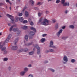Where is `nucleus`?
I'll return each mask as SVG.
<instances>
[{
  "instance_id": "obj_1",
  "label": "nucleus",
  "mask_w": 77,
  "mask_h": 77,
  "mask_svg": "<svg viewBox=\"0 0 77 77\" xmlns=\"http://www.w3.org/2000/svg\"><path fill=\"white\" fill-rule=\"evenodd\" d=\"M48 23H49V21L46 19H44L43 22H42L41 23V24H42V25H44L45 26L48 25Z\"/></svg>"
},
{
  "instance_id": "obj_2",
  "label": "nucleus",
  "mask_w": 77,
  "mask_h": 77,
  "mask_svg": "<svg viewBox=\"0 0 77 77\" xmlns=\"http://www.w3.org/2000/svg\"><path fill=\"white\" fill-rule=\"evenodd\" d=\"M35 35V32L33 31H31L29 34V39H32L33 38V35Z\"/></svg>"
},
{
  "instance_id": "obj_3",
  "label": "nucleus",
  "mask_w": 77,
  "mask_h": 77,
  "mask_svg": "<svg viewBox=\"0 0 77 77\" xmlns=\"http://www.w3.org/2000/svg\"><path fill=\"white\" fill-rule=\"evenodd\" d=\"M33 47L36 48L37 50V53L38 54H39L40 53V48L39 47V46L38 45H33Z\"/></svg>"
},
{
  "instance_id": "obj_4",
  "label": "nucleus",
  "mask_w": 77,
  "mask_h": 77,
  "mask_svg": "<svg viewBox=\"0 0 77 77\" xmlns=\"http://www.w3.org/2000/svg\"><path fill=\"white\" fill-rule=\"evenodd\" d=\"M7 17H9L11 20L13 21V22H14V16H12L10 14H7L6 15Z\"/></svg>"
},
{
  "instance_id": "obj_5",
  "label": "nucleus",
  "mask_w": 77,
  "mask_h": 77,
  "mask_svg": "<svg viewBox=\"0 0 77 77\" xmlns=\"http://www.w3.org/2000/svg\"><path fill=\"white\" fill-rule=\"evenodd\" d=\"M65 0H61V3L62 5H63V6H67V3H65Z\"/></svg>"
},
{
  "instance_id": "obj_6",
  "label": "nucleus",
  "mask_w": 77,
  "mask_h": 77,
  "mask_svg": "<svg viewBox=\"0 0 77 77\" xmlns=\"http://www.w3.org/2000/svg\"><path fill=\"white\" fill-rule=\"evenodd\" d=\"M18 29V28H14L13 29V31H14V32H16V31H17V30H18L17 32V33L18 35H19L21 31H20V30H19Z\"/></svg>"
},
{
  "instance_id": "obj_7",
  "label": "nucleus",
  "mask_w": 77,
  "mask_h": 77,
  "mask_svg": "<svg viewBox=\"0 0 77 77\" xmlns=\"http://www.w3.org/2000/svg\"><path fill=\"white\" fill-rule=\"evenodd\" d=\"M11 36H12V35L11 34H9L8 35V37L6 39V40L5 41L6 42H7L8 43V42H9V39H11Z\"/></svg>"
},
{
  "instance_id": "obj_8",
  "label": "nucleus",
  "mask_w": 77,
  "mask_h": 77,
  "mask_svg": "<svg viewBox=\"0 0 77 77\" xmlns=\"http://www.w3.org/2000/svg\"><path fill=\"white\" fill-rule=\"evenodd\" d=\"M53 45V41L50 42V47H52L53 48H55V46Z\"/></svg>"
},
{
  "instance_id": "obj_9",
  "label": "nucleus",
  "mask_w": 77,
  "mask_h": 77,
  "mask_svg": "<svg viewBox=\"0 0 77 77\" xmlns=\"http://www.w3.org/2000/svg\"><path fill=\"white\" fill-rule=\"evenodd\" d=\"M62 31H63V30L62 29H61L58 32H57V35L59 37V36H60V34L62 32Z\"/></svg>"
},
{
  "instance_id": "obj_10",
  "label": "nucleus",
  "mask_w": 77,
  "mask_h": 77,
  "mask_svg": "<svg viewBox=\"0 0 77 77\" xmlns=\"http://www.w3.org/2000/svg\"><path fill=\"white\" fill-rule=\"evenodd\" d=\"M28 51V49L27 48H25L24 50L23 49H20L19 50V52H22V51H24L25 52H26L27 51Z\"/></svg>"
},
{
  "instance_id": "obj_11",
  "label": "nucleus",
  "mask_w": 77,
  "mask_h": 77,
  "mask_svg": "<svg viewBox=\"0 0 77 77\" xmlns=\"http://www.w3.org/2000/svg\"><path fill=\"white\" fill-rule=\"evenodd\" d=\"M18 48V47L17 46H13L12 47L11 49L13 50H17Z\"/></svg>"
},
{
  "instance_id": "obj_12",
  "label": "nucleus",
  "mask_w": 77,
  "mask_h": 77,
  "mask_svg": "<svg viewBox=\"0 0 77 77\" xmlns=\"http://www.w3.org/2000/svg\"><path fill=\"white\" fill-rule=\"evenodd\" d=\"M63 60L65 62H68V58H67V57L65 55L64 56L63 58Z\"/></svg>"
},
{
  "instance_id": "obj_13",
  "label": "nucleus",
  "mask_w": 77,
  "mask_h": 77,
  "mask_svg": "<svg viewBox=\"0 0 77 77\" xmlns=\"http://www.w3.org/2000/svg\"><path fill=\"white\" fill-rule=\"evenodd\" d=\"M18 38H17L15 39V40H14V42L15 43L14 44L15 45H17V42H18Z\"/></svg>"
},
{
  "instance_id": "obj_14",
  "label": "nucleus",
  "mask_w": 77,
  "mask_h": 77,
  "mask_svg": "<svg viewBox=\"0 0 77 77\" xmlns=\"http://www.w3.org/2000/svg\"><path fill=\"white\" fill-rule=\"evenodd\" d=\"M31 30H32L34 32H36V29L33 26H31L30 28Z\"/></svg>"
},
{
  "instance_id": "obj_15",
  "label": "nucleus",
  "mask_w": 77,
  "mask_h": 77,
  "mask_svg": "<svg viewBox=\"0 0 77 77\" xmlns=\"http://www.w3.org/2000/svg\"><path fill=\"white\" fill-rule=\"evenodd\" d=\"M19 20L21 22H23V20H24V18H23V17L19 18Z\"/></svg>"
},
{
  "instance_id": "obj_16",
  "label": "nucleus",
  "mask_w": 77,
  "mask_h": 77,
  "mask_svg": "<svg viewBox=\"0 0 77 77\" xmlns=\"http://www.w3.org/2000/svg\"><path fill=\"white\" fill-rule=\"evenodd\" d=\"M25 14L26 17H27L29 16V13H28V12L27 11L25 12Z\"/></svg>"
},
{
  "instance_id": "obj_17",
  "label": "nucleus",
  "mask_w": 77,
  "mask_h": 77,
  "mask_svg": "<svg viewBox=\"0 0 77 77\" xmlns=\"http://www.w3.org/2000/svg\"><path fill=\"white\" fill-rule=\"evenodd\" d=\"M45 41V39L42 38L41 40V42L42 43H43V42H44Z\"/></svg>"
},
{
  "instance_id": "obj_18",
  "label": "nucleus",
  "mask_w": 77,
  "mask_h": 77,
  "mask_svg": "<svg viewBox=\"0 0 77 77\" xmlns=\"http://www.w3.org/2000/svg\"><path fill=\"white\" fill-rule=\"evenodd\" d=\"M22 29H23V30H26V29H27V26H24L23 27H22Z\"/></svg>"
},
{
  "instance_id": "obj_19",
  "label": "nucleus",
  "mask_w": 77,
  "mask_h": 77,
  "mask_svg": "<svg viewBox=\"0 0 77 77\" xmlns=\"http://www.w3.org/2000/svg\"><path fill=\"white\" fill-rule=\"evenodd\" d=\"M25 73H26V72H22L20 73V75H24Z\"/></svg>"
},
{
  "instance_id": "obj_20",
  "label": "nucleus",
  "mask_w": 77,
  "mask_h": 77,
  "mask_svg": "<svg viewBox=\"0 0 77 77\" xmlns=\"http://www.w3.org/2000/svg\"><path fill=\"white\" fill-rule=\"evenodd\" d=\"M25 39L26 41H28V36L27 35H26L25 37Z\"/></svg>"
},
{
  "instance_id": "obj_21",
  "label": "nucleus",
  "mask_w": 77,
  "mask_h": 77,
  "mask_svg": "<svg viewBox=\"0 0 77 77\" xmlns=\"http://www.w3.org/2000/svg\"><path fill=\"white\" fill-rule=\"evenodd\" d=\"M29 2H30V3H31L32 6H33V5H34V3L35 2L33 1V0H31Z\"/></svg>"
},
{
  "instance_id": "obj_22",
  "label": "nucleus",
  "mask_w": 77,
  "mask_h": 77,
  "mask_svg": "<svg viewBox=\"0 0 77 77\" xmlns=\"http://www.w3.org/2000/svg\"><path fill=\"white\" fill-rule=\"evenodd\" d=\"M15 26V25H12L11 26V27L10 28V31H11L12 30V29L13 27H14Z\"/></svg>"
},
{
  "instance_id": "obj_23",
  "label": "nucleus",
  "mask_w": 77,
  "mask_h": 77,
  "mask_svg": "<svg viewBox=\"0 0 77 77\" xmlns=\"http://www.w3.org/2000/svg\"><path fill=\"white\" fill-rule=\"evenodd\" d=\"M33 53H34V51H32L29 53V55H32Z\"/></svg>"
},
{
  "instance_id": "obj_24",
  "label": "nucleus",
  "mask_w": 77,
  "mask_h": 77,
  "mask_svg": "<svg viewBox=\"0 0 77 77\" xmlns=\"http://www.w3.org/2000/svg\"><path fill=\"white\" fill-rule=\"evenodd\" d=\"M28 22L27 20H25L23 21V24H26Z\"/></svg>"
},
{
  "instance_id": "obj_25",
  "label": "nucleus",
  "mask_w": 77,
  "mask_h": 77,
  "mask_svg": "<svg viewBox=\"0 0 77 77\" xmlns=\"http://www.w3.org/2000/svg\"><path fill=\"white\" fill-rule=\"evenodd\" d=\"M55 29H58V24H56L55 27Z\"/></svg>"
},
{
  "instance_id": "obj_26",
  "label": "nucleus",
  "mask_w": 77,
  "mask_h": 77,
  "mask_svg": "<svg viewBox=\"0 0 77 77\" xmlns=\"http://www.w3.org/2000/svg\"><path fill=\"white\" fill-rule=\"evenodd\" d=\"M19 17H16V20H15V21L16 22H18V20H19Z\"/></svg>"
},
{
  "instance_id": "obj_27",
  "label": "nucleus",
  "mask_w": 77,
  "mask_h": 77,
  "mask_svg": "<svg viewBox=\"0 0 77 77\" xmlns=\"http://www.w3.org/2000/svg\"><path fill=\"white\" fill-rule=\"evenodd\" d=\"M18 15L19 17H21V16H22V15H23V14H22V13H19L18 14Z\"/></svg>"
},
{
  "instance_id": "obj_28",
  "label": "nucleus",
  "mask_w": 77,
  "mask_h": 77,
  "mask_svg": "<svg viewBox=\"0 0 77 77\" xmlns=\"http://www.w3.org/2000/svg\"><path fill=\"white\" fill-rule=\"evenodd\" d=\"M69 27L70 28H71L72 29H74V26L72 25H71L69 26Z\"/></svg>"
},
{
  "instance_id": "obj_29",
  "label": "nucleus",
  "mask_w": 77,
  "mask_h": 77,
  "mask_svg": "<svg viewBox=\"0 0 77 77\" xmlns=\"http://www.w3.org/2000/svg\"><path fill=\"white\" fill-rule=\"evenodd\" d=\"M6 47H4L2 48V49H1V51H4V50H6Z\"/></svg>"
},
{
  "instance_id": "obj_30",
  "label": "nucleus",
  "mask_w": 77,
  "mask_h": 77,
  "mask_svg": "<svg viewBox=\"0 0 77 77\" xmlns=\"http://www.w3.org/2000/svg\"><path fill=\"white\" fill-rule=\"evenodd\" d=\"M60 1L59 0H57L56 2V3L57 4L59 3H60Z\"/></svg>"
},
{
  "instance_id": "obj_31",
  "label": "nucleus",
  "mask_w": 77,
  "mask_h": 77,
  "mask_svg": "<svg viewBox=\"0 0 77 77\" xmlns=\"http://www.w3.org/2000/svg\"><path fill=\"white\" fill-rule=\"evenodd\" d=\"M37 5H39V6H40L42 5V3H41V2H39L37 4Z\"/></svg>"
},
{
  "instance_id": "obj_32",
  "label": "nucleus",
  "mask_w": 77,
  "mask_h": 77,
  "mask_svg": "<svg viewBox=\"0 0 77 77\" xmlns=\"http://www.w3.org/2000/svg\"><path fill=\"white\" fill-rule=\"evenodd\" d=\"M25 71H28V68H25L24 69Z\"/></svg>"
},
{
  "instance_id": "obj_33",
  "label": "nucleus",
  "mask_w": 77,
  "mask_h": 77,
  "mask_svg": "<svg viewBox=\"0 0 77 77\" xmlns=\"http://www.w3.org/2000/svg\"><path fill=\"white\" fill-rule=\"evenodd\" d=\"M30 25H31V26H33L34 23H33V22L31 21L30 23Z\"/></svg>"
},
{
  "instance_id": "obj_34",
  "label": "nucleus",
  "mask_w": 77,
  "mask_h": 77,
  "mask_svg": "<svg viewBox=\"0 0 77 77\" xmlns=\"http://www.w3.org/2000/svg\"><path fill=\"white\" fill-rule=\"evenodd\" d=\"M67 37H62V39H63L64 40H65L66 38H67Z\"/></svg>"
},
{
  "instance_id": "obj_35",
  "label": "nucleus",
  "mask_w": 77,
  "mask_h": 77,
  "mask_svg": "<svg viewBox=\"0 0 77 77\" xmlns=\"http://www.w3.org/2000/svg\"><path fill=\"white\" fill-rule=\"evenodd\" d=\"M32 44V42L31 43H29L28 44H27L26 45H31Z\"/></svg>"
},
{
  "instance_id": "obj_36",
  "label": "nucleus",
  "mask_w": 77,
  "mask_h": 77,
  "mask_svg": "<svg viewBox=\"0 0 77 77\" xmlns=\"http://www.w3.org/2000/svg\"><path fill=\"white\" fill-rule=\"evenodd\" d=\"M71 62L72 63H74V62H75V60L74 59H72L71 60Z\"/></svg>"
},
{
  "instance_id": "obj_37",
  "label": "nucleus",
  "mask_w": 77,
  "mask_h": 77,
  "mask_svg": "<svg viewBox=\"0 0 77 77\" xmlns=\"http://www.w3.org/2000/svg\"><path fill=\"white\" fill-rule=\"evenodd\" d=\"M3 5H4V3H0V6H2Z\"/></svg>"
},
{
  "instance_id": "obj_38",
  "label": "nucleus",
  "mask_w": 77,
  "mask_h": 77,
  "mask_svg": "<svg viewBox=\"0 0 77 77\" xmlns=\"http://www.w3.org/2000/svg\"><path fill=\"white\" fill-rule=\"evenodd\" d=\"M42 21V18L40 19L39 21H38V23H39L41 22Z\"/></svg>"
},
{
  "instance_id": "obj_39",
  "label": "nucleus",
  "mask_w": 77,
  "mask_h": 77,
  "mask_svg": "<svg viewBox=\"0 0 77 77\" xmlns=\"http://www.w3.org/2000/svg\"><path fill=\"white\" fill-rule=\"evenodd\" d=\"M26 9H27V7L26 6H25L24 8L23 9V11H25V10Z\"/></svg>"
},
{
  "instance_id": "obj_40",
  "label": "nucleus",
  "mask_w": 77,
  "mask_h": 77,
  "mask_svg": "<svg viewBox=\"0 0 77 77\" xmlns=\"http://www.w3.org/2000/svg\"><path fill=\"white\" fill-rule=\"evenodd\" d=\"M8 60V59L7 58H5L4 59V60L5 61H7V60Z\"/></svg>"
},
{
  "instance_id": "obj_41",
  "label": "nucleus",
  "mask_w": 77,
  "mask_h": 77,
  "mask_svg": "<svg viewBox=\"0 0 77 77\" xmlns=\"http://www.w3.org/2000/svg\"><path fill=\"white\" fill-rule=\"evenodd\" d=\"M46 35H47V34H44L42 35V36L43 37H45V36H46Z\"/></svg>"
},
{
  "instance_id": "obj_42",
  "label": "nucleus",
  "mask_w": 77,
  "mask_h": 77,
  "mask_svg": "<svg viewBox=\"0 0 77 77\" xmlns=\"http://www.w3.org/2000/svg\"><path fill=\"white\" fill-rule=\"evenodd\" d=\"M50 70L52 71V72H54V70L52 69H50Z\"/></svg>"
},
{
  "instance_id": "obj_43",
  "label": "nucleus",
  "mask_w": 77,
  "mask_h": 77,
  "mask_svg": "<svg viewBox=\"0 0 77 77\" xmlns=\"http://www.w3.org/2000/svg\"><path fill=\"white\" fill-rule=\"evenodd\" d=\"M52 21H53V23H55L56 22V20H54V19H53L52 20Z\"/></svg>"
},
{
  "instance_id": "obj_44",
  "label": "nucleus",
  "mask_w": 77,
  "mask_h": 77,
  "mask_svg": "<svg viewBox=\"0 0 77 77\" xmlns=\"http://www.w3.org/2000/svg\"><path fill=\"white\" fill-rule=\"evenodd\" d=\"M4 53L5 54H6V53H7V51H5L4 52Z\"/></svg>"
},
{
  "instance_id": "obj_45",
  "label": "nucleus",
  "mask_w": 77,
  "mask_h": 77,
  "mask_svg": "<svg viewBox=\"0 0 77 77\" xmlns=\"http://www.w3.org/2000/svg\"><path fill=\"white\" fill-rule=\"evenodd\" d=\"M29 77H33V75H29Z\"/></svg>"
},
{
  "instance_id": "obj_46",
  "label": "nucleus",
  "mask_w": 77,
  "mask_h": 77,
  "mask_svg": "<svg viewBox=\"0 0 77 77\" xmlns=\"http://www.w3.org/2000/svg\"><path fill=\"white\" fill-rule=\"evenodd\" d=\"M29 22V23H30V22H31V19H29L28 20Z\"/></svg>"
},
{
  "instance_id": "obj_47",
  "label": "nucleus",
  "mask_w": 77,
  "mask_h": 77,
  "mask_svg": "<svg viewBox=\"0 0 77 77\" xmlns=\"http://www.w3.org/2000/svg\"><path fill=\"white\" fill-rule=\"evenodd\" d=\"M2 47H3V45H0V48H2Z\"/></svg>"
},
{
  "instance_id": "obj_48",
  "label": "nucleus",
  "mask_w": 77,
  "mask_h": 77,
  "mask_svg": "<svg viewBox=\"0 0 77 77\" xmlns=\"http://www.w3.org/2000/svg\"><path fill=\"white\" fill-rule=\"evenodd\" d=\"M50 51L51 52H53V50L52 49H50Z\"/></svg>"
},
{
  "instance_id": "obj_49",
  "label": "nucleus",
  "mask_w": 77,
  "mask_h": 77,
  "mask_svg": "<svg viewBox=\"0 0 77 77\" xmlns=\"http://www.w3.org/2000/svg\"><path fill=\"white\" fill-rule=\"evenodd\" d=\"M8 25L9 26H11V24L9 23H8Z\"/></svg>"
},
{
  "instance_id": "obj_50",
  "label": "nucleus",
  "mask_w": 77,
  "mask_h": 77,
  "mask_svg": "<svg viewBox=\"0 0 77 77\" xmlns=\"http://www.w3.org/2000/svg\"><path fill=\"white\" fill-rule=\"evenodd\" d=\"M62 29H65V26H64L62 27Z\"/></svg>"
},
{
  "instance_id": "obj_51",
  "label": "nucleus",
  "mask_w": 77,
  "mask_h": 77,
  "mask_svg": "<svg viewBox=\"0 0 77 77\" xmlns=\"http://www.w3.org/2000/svg\"><path fill=\"white\" fill-rule=\"evenodd\" d=\"M6 2L7 3H9V0H6Z\"/></svg>"
},
{
  "instance_id": "obj_52",
  "label": "nucleus",
  "mask_w": 77,
  "mask_h": 77,
  "mask_svg": "<svg viewBox=\"0 0 77 77\" xmlns=\"http://www.w3.org/2000/svg\"><path fill=\"white\" fill-rule=\"evenodd\" d=\"M68 13V10H66L65 11V13L66 14H67Z\"/></svg>"
},
{
  "instance_id": "obj_53",
  "label": "nucleus",
  "mask_w": 77,
  "mask_h": 77,
  "mask_svg": "<svg viewBox=\"0 0 77 77\" xmlns=\"http://www.w3.org/2000/svg\"><path fill=\"white\" fill-rule=\"evenodd\" d=\"M35 9V10H38V8H37V7H35L34 8Z\"/></svg>"
},
{
  "instance_id": "obj_54",
  "label": "nucleus",
  "mask_w": 77,
  "mask_h": 77,
  "mask_svg": "<svg viewBox=\"0 0 77 77\" xmlns=\"http://www.w3.org/2000/svg\"><path fill=\"white\" fill-rule=\"evenodd\" d=\"M28 67H32V65L31 64H29L28 66Z\"/></svg>"
},
{
  "instance_id": "obj_55",
  "label": "nucleus",
  "mask_w": 77,
  "mask_h": 77,
  "mask_svg": "<svg viewBox=\"0 0 77 77\" xmlns=\"http://www.w3.org/2000/svg\"><path fill=\"white\" fill-rule=\"evenodd\" d=\"M41 14L39 13L38 14V15L39 17H40V16H41Z\"/></svg>"
},
{
  "instance_id": "obj_56",
  "label": "nucleus",
  "mask_w": 77,
  "mask_h": 77,
  "mask_svg": "<svg viewBox=\"0 0 77 77\" xmlns=\"http://www.w3.org/2000/svg\"><path fill=\"white\" fill-rule=\"evenodd\" d=\"M45 63H48V61H45Z\"/></svg>"
},
{
  "instance_id": "obj_57",
  "label": "nucleus",
  "mask_w": 77,
  "mask_h": 77,
  "mask_svg": "<svg viewBox=\"0 0 77 77\" xmlns=\"http://www.w3.org/2000/svg\"><path fill=\"white\" fill-rule=\"evenodd\" d=\"M8 3H9V4H10V5H12V3L10 2H9Z\"/></svg>"
},
{
  "instance_id": "obj_58",
  "label": "nucleus",
  "mask_w": 77,
  "mask_h": 77,
  "mask_svg": "<svg viewBox=\"0 0 77 77\" xmlns=\"http://www.w3.org/2000/svg\"><path fill=\"white\" fill-rule=\"evenodd\" d=\"M49 12H48V11H46V14H48V13H49Z\"/></svg>"
},
{
  "instance_id": "obj_59",
  "label": "nucleus",
  "mask_w": 77,
  "mask_h": 77,
  "mask_svg": "<svg viewBox=\"0 0 77 77\" xmlns=\"http://www.w3.org/2000/svg\"><path fill=\"white\" fill-rule=\"evenodd\" d=\"M67 6H69V2H68L67 3Z\"/></svg>"
},
{
  "instance_id": "obj_60",
  "label": "nucleus",
  "mask_w": 77,
  "mask_h": 77,
  "mask_svg": "<svg viewBox=\"0 0 77 77\" xmlns=\"http://www.w3.org/2000/svg\"><path fill=\"white\" fill-rule=\"evenodd\" d=\"M8 69H9V70H11V67H9Z\"/></svg>"
},
{
  "instance_id": "obj_61",
  "label": "nucleus",
  "mask_w": 77,
  "mask_h": 77,
  "mask_svg": "<svg viewBox=\"0 0 77 77\" xmlns=\"http://www.w3.org/2000/svg\"><path fill=\"white\" fill-rule=\"evenodd\" d=\"M49 51H46V53H48V52H49Z\"/></svg>"
},
{
  "instance_id": "obj_62",
  "label": "nucleus",
  "mask_w": 77,
  "mask_h": 77,
  "mask_svg": "<svg viewBox=\"0 0 77 77\" xmlns=\"http://www.w3.org/2000/svg\"><path fill=\"white\" fill-rule=\"evenodd\" d=\"M53 0H48V2H50V1H53Z\"/></svg>"
},
{
  "instance_id": "obj_63",
  "label": "nucleus",
  "mask_w": 77,
  "mask_h": 77,
  "mask_svg": "<svg viewBox=\"0 0 77 77\" xmlns=\"http://www.w3.org/2000/svg\"><path fill=\"white\" fill-rule=\"evenodd\" d=\"M33 51H35V48H34L33 49Z\"/></svg>"
},
{
  "instance_id": "obj_64",
  "label": "nucleus",
  "mask_w": 77,
  "mask_h": 77,
  "mask_svg": "<svg viewBox=\"0 0 77 77\" xmlns=\"http://www.w3.org/2000/svg\"><path fill=\"white\" fill-rule=\"evenodd\" d=\"M9 9H10V10H11V7H10Z\"/></svg>"
}]
</instances>
